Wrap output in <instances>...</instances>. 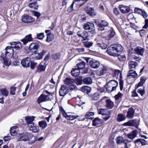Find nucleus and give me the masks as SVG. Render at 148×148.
<instances>
[{
    "mask_svg": "<svg viewBox=\"0 0 148 148\" xmlns=\"http://www.w3.org/2000/svg\"><path fill=\"white\" fill-rule=\"evenodd\" d=\"M80 73L79 70L77 68L74 69L71 72L72 75L75 77H77L79 75Z\"/></svg>",
    "mask_w": 148,
    "mask_h": 148,
    "instance_id": "nucleus-27",
    "label": "nucleus"
},
{
    "mask_svg": "<svg viewBox=\"0 0 148 148\" xmlns=\"http://www.w3.org/2000/svg\"><path fill=\"white\" fill-rule=\"evenodd\" d=\"M68 92L67 87L66 85H63L61 86L59 90V95L60 96H64Z\"/></svg>",
    "mask_w": 148,
    "mask_h": 148,
    "instance_id": "nucleus-8",
    "label": "nucleus"
},
{
    "mask_svg": "<svg viewBox=\"0 0 148 148\" xmlns=\"http://www.w3.org/2000/svg\"><path fill=\"white\" fill-rule=\"evenodd\" d=\"M107 52L109 55L114 56H118V54L116 52V50L114 48L113 45H111L109 46L107 50Z\"/></svg>",
    "mask_w": 148,
    "mask_h": 148,
    "instance_id": "nucleus-5",
    "label": "nucleus"
},
{
    "mask_svg": "<svg viewBox=\"0 0 148 148\" xmlns=\"http://www.w3.org/2000/svg\"><path fill=\"white\" fill-rule=\"evenodd\" d=\"M106 107L109 109L112 108L114 106V103L111 100L108 99L106 100Z\"/></svg>",
    "mask_w": 148,
    "mask_h": 148,
    "instance_id": "nucleus-26",
    "label": "nucleus"
},
{
    "mask_svg": "<svg viewBox=\"0 0 148 148\" xmlns=\"http://www.w3.org/2000/svg\"><path fill=\"white\" fill-rule=\"evenodd\" d=\"M134 142L135 143L140 142L141 144L142 145H145L147 143V141L142 138H139L135 140Z\"/></svg>",
    "mask_w": 148,
    "mask_h": 148,
    "instance_id": "nucleus-41",
    "label": "nucleus"
},
{
    "mask_svg": "<svg viewBox=\"0 0 148 148\" xmlns=\"http://www.w3.org/2000/svg\"><path fill=\"white\" fill-rule=\"evenodd\" d=\"M30 58L29 57L23 59L21 63L22 66L25 67H29L30 64Z\"/></svg>",
    "mask_w": 148,
    "mask_h": 148,
    "instance_id": "nucleus-10",
    "label": "nucleus"
},
{
    "mask_svg": "<svg viewBox=\"0 0 148 148\" xmlns=\"http://www.w3.org/2000/svg\"><path fill=\"white\" fill-rule=\"evenodd\" d=\"M45 32L47 34L46 41L49 42L51 41L53 39L54 36L53 34L51 33V30H46L45 31Z\"/></svg>",
    "mask_w": 148,
    "mask_h": 148,
    "instance_id": "nucleus-12",
    "label": "nucleus"
},
{
    "mask_svg": "<svg viewBox=\"0 0 148 148\" xmlns=\"http://www.w3.org/2000/svg\"><path fill=\"white\" fill-rule=\"evenodd\" d=\"M82 89L83 90H84V92L88 93L90 92L91 90V88L87 86H83L82 88Z\"/></svg>",
    "mask_w": 148,
    "mask_h": 148,
    "instance_id": "nucleus-45",
    "label": "nucleus"
},
{
    "mask_svg": "<svg viewBox=\"0 0 148 148\" xmlns=\"http://www.w3.org/2000/svg\"><path fill=\"white\" fill-rule=\"evenodd\" d=\"M38 55L35 57V58L37 60H40L42 58L43 54L42 53H37Z\"/></svg>",
    "mask_w": 148,
    "mask_h": 148,
    "instance_id": "nucleus-58",
    "label": "nucleus"
},
{
    "mask_svg": "<svg viewBox=\"0 0 148 148\" xmlns=\"http://www.w3.org/2000/svg\"><path fill=\"white\" fill-rule=\"evenodd\" d=\"M13 54H12L11 56L10 55V53H8L7 52H5V58H11L13 56Z\"/></svg>",
    "mask_w": 148,
    "mask_h": 148,
    "instance_id": "nucleus-62",
    "label": "nucleus"
},
{
    "mask_svg": "<svg viewBox=\"0 0 148 148\" xmlns=\"http://www.w3.org/2000/svg\"><path fill=\"white\" fill-rule=\"evenodd\" d=\"M138 76V74L136 73V71L133 70H130L127 73V77H132L135 78H136Z\"/></svg>",
    "mask_w": 148,
    "mask_h": 148,
    "instance_id": "nucleus-19",
    "label": "nucleus"
},
{
    "mask_svg": "<svg viewBox=\"0 0 148 148\" xmlns=\"http://www.w3.org/2000/svg\"><path fill=\"white\" fill-rule=\"evenodd\" d=\"M88 27V28H90L91 27H94V24L92 23L88 22L86 24H85L84 25V28H86V27Z\"/></svg>",
    "mask_w": 148,
    "mask_h": 148,
    "instance_id": "nucleus-49",
    "label": "nucleus"
},
{
    "mask_svg": "<svg viewBox=\"0 0 148 148\" xmlns=\"http://www.w3.org/2000/svg\"><path fill=\"white\" fill-rule=\"evenodd\" d=\"M119 8L121 12L123 13H127L130 11V8L127 6L121 5L119 6Z\"/></svg>",
    "mask_w": 148,
    "mask_h": 148,
    "instance_id": "nucleus-11",
    "label": "nucleus"
},
{
    "mask_svg": "<svg viewBox=\"0 0 148 148\" xmlns=\"http://www.w3.org/2000/svg\"><path fill=\"white\" fill-rule=\"evenodd\" d=\"M86 66V63L84 61H82L77 63V69H79L82 70Z\"/></svg>",
    "mask_w": 148,
    "mask_h": 148,
    "instance_id": "nucleus-30",
    "label": "nucleus"
},
{
    "mask_svg": "<svg viewBox=\"0 0 148 148\" xmlns=\"http://www.w3.org/2000/svg\"><path fill=\"white\" fill-rule=\"evenodd\" d=\"M38 125L42 129H45L47 126V122L43 120L39 122Z\"/></svg>",
    "mask_w": 148,
    "mask_h": 148,
    "instance_id": "nucleus-31",
    "label": "nucleus"
},
{
    "mask_svg": "<svg viewBox=\"0 0 148 148\" xmlns=\"http://www.w3.org/2000/svg\"><path fill=\"white\" fill-rule=\"evenodd\" d=\"M33 40V38L32 37L31 34H29L25 36L23 39L21 40L24 45H26L29 42Z\"/></svg>",
    "mask_w": 148,
    "mask_h": 148,
    "instance_id": "nucleus-13",
    "label": "nucleus"
},
{
    "mask_svg": "<svg viewBox=\"0 0 148 148\" xmlns=\"http://www.w3.org/2000/svg\"><path fill=\"white\" fill-rule=\"evenodd\" d=\"M120 74V71L118 70H116L114 72V74L116 77H117L119 74Z\"/></svg>",
    "mask_w": 148,
    "mask_h": 148,
    "instance_id": "nucleus-61",
    "label": "nucleus"
},
{
    "mask_svg": "<svg viewBox=\"0 0 148 148\" xmlns=\"http://www.w3.org/2000/svg\"><path fill=\"white\" fill-rule=\"evenodd\" d=\"M17 127L16 126L12 127L10 128V132L11 135L12 136L16 135V129Z\"/></svg>",
    "mask_w": 148,
    "mask_h": 148,
    "instance_id": "nucleus-35",
    "label": "nucleus"
},
{
    "mask_svg": "<svg viewBox=\"0 0 148 148\" xmlns=\"http://www.w3.org/2000/svg\"><path fill=\"white\" fill-rule=\"evenodd\" d=\"M147 78L146 77L142 76L140 78V81L137 86H135L136 88H138L140 86H142L143 85V84L145 83Z\"/></svg>",
    "mask_w": 148,
    "mask_h": 148,
    "instance_id": "nucleus-15",
    "label": "nucleus"
},
{
    "mask_svg": "<svg viewBox=\"0 0 148 148\" xmlns=\"http://www.w3.org/2000/svg\"><path fill=\"white\" fill-rule=\"evenodd\" d=\"M38 38L40 40H42L44 37L45 36L43 33H40L38 34L37 35Z\"/></svg>",
    "mask_w": 148,
    "mask_h": 148,
    "instance_id": "nucleus-51",
    "label": "nucleus"
},
{
    "mask_svg": "<svg viewBox=\"0 0 148 148\" xmlns=\"http://www.w3.org/2000/svg\"><path fill=\"white\" fill-rule=\"evenodd\" d=\"M108 23L105 21H102L100 24H99L98 27L100 28H103L108 27Z\"/></svg>",
    "mask_w": 148,
    "mask_h": 148,
    "instance_id": "nucleus-38",
    "label": "nucleus"
},
{
    "mask_svg": "<svg viewBox=\"0 0 148 148\" xmlns=\"http://www.w3.org/2000/svg\"><path fill=\"white\" fill-rule=\"evenodd\" d=\"M113 12L114 14L116 15H118L120 14V12L118 9L116 8H115L114 9Z\"/></svg>",
    "mask_w": 148,
    "mask_h": 148,
    "instance_id": "nucleus-60",
    "label": "nucleus"
},
{
    "mask_svg": "<svg viewBox=\"0 0 148 148\" xmlns=\"http://www.w3.org/2000/svg\"><path fill=\"white\" fill-rule=\"evenodd\" d=\"M106 109H101L98 110V113L99 114H101L102 115H104L106 114L105 111Z\"/></svg>",
    "mask_w": 148,
    "mask_h": 148,
    "instance_id": "nucleus-53",
    "label": "nucleus"
},
{
    "mask_svg": "<svg viewBox=\"0 0 148 148\" xmlns=\"http://www.w3.org/2000/svg\"><path fill=\"white\" fill-rule=\"evenodd\" d=\"M74 80L73 79H71L70 78H66L64 81V83L65 84L70 86L74 82Z\"/></svg>",
    "mask_w": 148,
    "mask_h": 148,
    "instance_id": "nucleus-32",
    "label": "nucleus"
},
{
    "mask_svg": "<svg viewBox=\"0 0 148 148\" xmlns=\"http://www.w3.org/2000/svg\"><path fill=\"white\" fill-rule=\"evenodd\" d=\"M108 86H115L116 88L118 85V83L115 80H111L109 81L108 83Z\"/></svg>",
    "mask_w": 148,
    "mask_h": 148,
    "instance_id": "nucleus-33",
    "label": "nucleus"
},
{
    "mask_svg": "<svg viewBox=\"0 0 148 148\" xmlns=\"http://www.w3.org/2000/svg\"><path fill=\"white\" fill-rule=\"evenodd\" d=\"M1 56L3 59L4 64L6 66H8L11 63V61L9 59V58H4V54H2Z\"/></svg>",
    "mask_w": 148,
    "mask_h": 148,
    "instance_id": "nucleus-23",
    "label": "nucleus"
},
{
    "mask_svg": "<svg viewBox=\"0 0 148 148\" xmlns=\"http://www.w3.org/2000/svg\"><path fill=\"white\" fill-rule=\"evenodd\" d=\"M107 70V67L103 66V67L100 71H98L97 72V74L99 76H101L105 74Z\"/></svg>",
    "mask_w": 148,
    "mask_h": 148,
    "instance_id": "nucleus-22",
    "label": "nucleus"
},
{
    "mask_svg": "<svg viewBox=\"0 0 148 148\" xmlns=\"http://www.w3.org/2000/svg\"><path fill=\"white\" fill-rule=\"evenodd\" d=\"M148 27V20L146 19L145 20V24L143 28H147Z\"/></svg>",
    "mask_w": 148,
    "mask_h": 148,
    "instance_id": "nucleus-64",
    "label": "nucleus"
},
{
    "mask_svg": "<svg viewBox=\"0 0 148 148\" xmlns=\"http://www.w3.org/2000/svg\"><path fill=\"white\" fill-rule=\"evenodd\" d=\"M115 34V32L113 29H111L108 32V35L107 37L102 38L100 37L99 40L103 41H105L106 42H108L109 40L111 38L114 37Z\"/></svg>",
    "mask_w": 148,
    "mask_h": 148,
    "instance_id": "nucleus-3",
    "label": "nucleus"
},
{
    "mask_svg": "<svg viewBox=\"0 0 148 148\" xmlns=\"http://www.w3.org/2000/svg\"><path fill=\"white\" fill-rule=\"evenodd\" d=\"M97 45L98 47H100L102 49H105L107 47V45L102 42H97Z\"/></svg>",
    "mask_w": 148,
    "mask_h": 148,
    "instance_id": "nucleus-37",
    "label": "nucleus"
},
{
    "mask_svg": "<svg viewBox=\"0 0 148 148\" xmlns=\"http://www.w3.org/2000/svg\"><path fill=\"white\" fill-rule=\"evenodd\" d=\"M144 51V49L139 47L136 48L134 50V51L136 54L141 56L143 55Z\"/></svg>",
    "mask_w": 148,
    "mask_h": 148,
    "instance_id": "nucleus-20",
    "label": "nucleus"
},
{
    "mask_svg": "<svg viewBox=\"0 0 148 148\" xmlns=\"http://www.w3.org/2000/svg\"><path fill=\"white\" fill-rule=\"evenodd\" d=\"M35 117L34 116H27L25 117V120L27 122L28 126L30 124L34 123L33 121L34 120Z\"/></svg>",
    "mask_w": 148,
    "mask_h": 148,
    "instance_id": "nucleus-21",
    "label": "nucleus"
},
{
    "mask_svg": "<svg viewBox=\"0 0 148 148\" xmlns=\"http://www.w3.org/2000/svg\"><path fill=\"white\" fill-rule=\"evenodd\" d=\"M83 82L87 84H90L92 83V80L90 77H86L83 79Z\"/></svg>",
    "mask_w": 148,
    "mask_h": 148,
    "instance_id": "nucleus-36",
    "label": "nucleus"
},
{
    "mask_svg": "<svg viewBox=\"0 0 148 148\" xmlns=\"http://www.w3.org/2000/svg\"><path fill=\"white\" fill-rule=\"evenodd\" d=\"M86 12L90 16H95L96 15L93 8L87 7L84 8Z\"/></svg>",
    "mask_w": 148,
    "mask_h": 148,
    "instance_id": "nucleus-17",
    "label": "nucleus"
},
{
    "mask_svg": "<svg viewBox=\"0 0 148 148\" xmlns=\"http://www.w3.org/2000/svg\"><path fill=\"white\" fill-rule=\"evenodd\" d=\"M118 58L119 61H125L126 58L125 55L120 56H118Z\"/></svg>",
    "mask_w": 148,
    "mask_h": 148,
    "instance_id": "nucleus-50",
    "label": "nucleus"
},
{
    "mask_svg": "<svg viewBox=\"0 0 148 148\" xmlns=\"http://www.w3.org/2000/svg\"><path fill=\"white\" fill-rule=\"evenodd\" d=\"M40 46L37 43H32L29 45V49L32 52H36L38 51Z\"/></svg>",
    "mask_w": 148,
    "mask_h": 148,
    "instance_id": "nucleus-4",
    "label": "nucleus"
},
{
    "mask_svg": "<svg viewBox=\"0 0 148 148\" xmlns=\"http://www.w3.org/2000/svg\"><path fill=\"white\" fill-rule=\"evenodd\" d=\"M46 68L45 66L40 64L37 67V72L40 73L42 71H44L45 70Z\"/></svg>",
    "mask_w": 148,
    "mask_h": 148,
    "instance_id": "nucleus-29",
    "label": "nucleus"
},
{
    "mask_svg": "<svg viewBox=\"0 0 148 148\" xmlns=\"http://www.w3.org/2000/svg\"><path fill=\"white\" fill-rule=\"evenodd\" d=\"M6 52H7L8 53H10V56L12 55V54H13L14 53V50L12 46H7L5 49Z\"/></svg>",
    "mask_w": 148,
    "mask_h": 148,
    "instance_id": "nucleus-34",
    "label": "nucleus"
},
{
    "mask_svg": "<svg viewBox=\"0 0 148 148\" xmlns=\"http://www.w3.org/2000/svg\"><path fill=\"white\" fill-rule=\"evenodd\" d=\"M103 122V121L99 118H96L93 121L92 125L94 126H98Z\"/></svg>",
    "mask_w": 148,
    "mask_h": 148,
    "instance_id": "nucleus-16",
    "label": "nucleus"
},
{
    "mask_svg": "<svg viewBox=\"0 0 148 148\" xmlns=\"http://www.w3.org/2000/svg\"><path fill=\"white\" fill-rule=\"evenodd\" d=\"M138 133V132L136 130H134L129 134L127 136L129 138L133 139L136 136Z\"/></svg>",
    "mask_w": 148,
    "mask_h": 148,
    "instance_id": "nucleus-24",
    "label": "nucleus"
},
{
    "mask_svg": "<svg viewBox=\"0 0 148 148\" xmlns=\"http://www.w3.org/2000/svg\"><path fill=\"white\" fill-rule=\"evenodd\" d=\"M48 96L43 94H41L38 98L37 100L38 103H40L42 102L47 101L48 100Z\"/></svg>",
    "mask_w": 148,
    "mask_h": 148,
    "instance_id": "nucleus-14",
    "label": "nucleus"
},
{
    "mask_svg": "<svg viewBox=\"0 0 148 148\" xmlns=\"http://www.w3.org/2000/svg\"><path fill=\"white\" fill-rule=\"evenodd\" d=\"M129 68L130 69L134 68L137 65V63L136 62L131 61L128 63Z\"/></svg>",
    "mask_w": 148,
    "mask_h": 148,
    "instance_id": "nucleus-39",
    "label": "nucleus"
},
{
    "mask_svg": "<svg viewBox=\"0 0 148 148\" xmlns=\"http://www.w3.org/2000/svg\"><path fill=\"white\" fill-rule=\"evenodd\" d=\"M52 58L55 60L59 59L60 57V55L59 54L56 53L52 55Z\"/></svg>",
    "mask_w": 148,
    "mask_h": 148,
    "instance_id": "nucleus-57",
    "label": "nucleus"
},
{
    "mask_svg": "<svg viewBox=\"0 0 148 148\" xmlns=\"http://www.w3.org/2000/svg\"><path fill=\"white\" fill-rule=\"evenodd\" d=\"M134 111L132 108H130L127 112V116L130 118H132L134 116Z\"/></svg>",
    "mask_w": 148,
    "mask_h": 148,
    "instance_id": "nucleus-28",
    "label": "nucleus"
},
{
    "mask_svg": "<svg viewBox=\"0 0 148 148\" xmlns=\"http://www.w3.org/2000/svg\"><path fill=\"white\" fill-rule=\"evenodd\" d=\"M85 58L87 62H88L89 61V66L93 69H98L101 65V63L100 62L97 60L90 58Z\"/></svg>",
    "mask_w": 148,
    "mask_h": 148,
    "instance_id": "nucleus-2",
    "label": "nucleus"
},
{
    "mask_svg": "<svg viewBox=\"0 0 148 148\" xmlns=\"http://www.w3.org/2000/svg\"><path fill=\"white\" fill-rule=\"evenodd\" d=\"M113 45L117 54L118 53H120L123 51V47L120 45L118 44H114Z\"/></svg>",
    "mask_w": 148,
    "mask_h": 148,
    "instance_id": "nucleus-18",
    "label": "nucleus"
},
{
    "mask_svg": "<svg viewBox=\"0 0 148 148\" xmlns=\"http://www.w3.org/2000/svg\"><path fill=\"white\" fill-rule=\"evenodd\" d=\"M29 6L31 8L37 9L38 5L37 3L30 2Z\"/></svg>",
    "mask_w": 148,
    "mask_h": 148,
    "instance_id": "nucleus-40",
    "label": "nucleus"
},
{
    "mask_svg": "<svg viewBox=\"0 0 148 148\" xmlns=\"http://www.w3.org/2000/svg\"><path fill=\"white\" fill-rule=\"evenodd\" d=\"M125 119V115L122 114H118L117 116V120L119 121H121L124 120Z\"/></svg>",
    "mask_w": 148,
    "mask_h": 148,
    "instance_id": "nucleus-44",
    "label": "nucleus"
},
{
    "mask_svg": "<svg viewBox=\"0 0 148 148\" xmlns=\"http://www.w3.org/2000/svg\"><path fill=\"white\" fill-rule=\"evenodd\" d=\"M13 49H15L16 50L21 49L22 47V43L19 42H12L10 43Z\"/></svg>",
    "mask_w": 148,
    "mask_h": 148,
    "instance_id": "nucleus-9",
    "label": "nucleus"
},
{
    "mask_svg": "<svg viewBox=\"0 0 148 148\" xmlns=\"http://www.w3.org/2000/svg\"><path fill=\"white\" fill-rule=\"evenodd\" d=\"M94 115V113L93 112H87L85 116L86 118L90 119L92 118L91 116H93Z\"/></svg>",
    "mask_w": 148,
    "mask_h": 148,
    "instance_id": "nucleus-46",
    "label": "nucleus"
},
{
    "mask_svg": "<svg viewBox=\"0 0 148 148\" xmlns=\"http://www.w3.org/2000/svg\"><path fill=\"white\" fill-rule=\"evenodd\" d=\"M78 117V116L68 115L67 117V119L69 120H73Z\"/></svg>",
    "mask_w": 148,
    "mask_h": 148,
    "instance_id": "nucleus-47",
    "label": "nucleus"
},
{
    "mask_svg": "<svg viewBox=\"0 0 148 148\" xmlns=\"http://www.w3.org/2000/svg\"><path fill=\"white\" fill-rule=\"evenodd\" d=\"M22 21L25 23H30L34 21V18L28 15L23 16L22 17Z\"/></svg>",
    "mask_w": 148,
    "mask_h": 148,
    "instance_id": "nucleus-7",
    "label": "nucleus"
},
{
    "mask_svg": "<svg viewBox=\"0 0 148 148\" xmlns=\"http://www.w3.org/2000/svg\"><path fill=\"white\" fill-rule=\"evenodd\" d=\"M83 43L84 45L87 48L90 47L92 46L93 44L92 42H83Z\"/></svg>",
    "mask_w": 148,
    "mask_h": 148,
    "instance_id": "nucleus-43",
    "label": "nucleus"
},
{
    "mask_svg": "<svg viewBox=\"0 0 148 148\" xmlns=\"http://www.w3.org/2000/svg\"><path fill=\"white\" fill-rule=\"evenodd\" d=\"M8 91L5 89H4L3 90H1V96H7L8 94Z\"/></svg>",
    "mask_w": 148,
    "mask_h": 148,
    "instance_id": "nucleus-48",
    "label": "nucleus"
},
{
    "mask_svg": "<svg viewBox=\"0 0 148 148\" xmlns=\"http://www.w3.org/2000/svg\"><path fill=\"white\" fill-rule=\"evenodd\" d=\"M123 138L121 137H119L117 138L116 142L118 144H119L123 142Z\"/></svg>",
    "mask_w": 148,
    "mask_h": 148,
    "instance_id": "nucleus-54",
    "label": "nucleus"
},
{
    "mask_svg": "<svg viewBox=\"0 0 148 148\" xmlns=\"http://www.w3.org/2000/svg\"><path fill=\"white\" fill-rule=\"evenodd\" d=\"M32 135L28 132L19 134L16 137L17 141H26L29 140L32 138Z\"/></svg>",
    "mask_w": 148,
    "mask_h": 148,
    "instance_id": "nucleus-1",
    "label": "nucleus"
},
{
    "mask_svg": "<svg viewBox=\"0 0 148 148\" xmlns=\"http://www.w3.org/2000/svg\"><path fill=\"white\" fill-rule=\"evenodd\" d=\"M28 127L29 130L33 132L37 133L40 131L39 127L34 123L30 124Z\"/></svg>",
    "mask_w": 148,
    "mask_h": 148,
    "instance_id": "nucleus-6",
    "label": "nucleus"
},
{
    "mask_svg": "<svg viewBox=\"0 0 148 148\" xmlns=\"http://www.w3.org/2000/svg\"><path fill=\"white\" fill-rule=\"evenodd\" d=\"M143 10L140 9H139L137 8H135L134 9V12L138 14H141Z\"/></svg>",
    "mask_w": 148,
    "mask_h": 148,
    "instance_id": "nucleus-56",
    "label": "nucleus"
},
{
    "mask_svg": "<svg viewBox=\"0 0 148 148\" xmlns=\"http://www.w3.org/2000/svg\"><path fill=\"white\" fill-rule=\"evenodd\" d=\"M100 94L98 92H95L92 95V99L95 100H97L100 97Z\"/></svg>",
    "mask_w": 148,
    "mask_h": 148,
    "instance_id": "nucleus-42",
    "label": "nucleus"
},
{
    "mask_svg": "<svg viewBox=\"0 0 148 148\" xmlns=\"http://www.w3.org/2000/svg\"><path fill=\"white\" fill-rule=\"evenodd\" d=\"M137 92H138L140 93L141 96H143L145 93L144 88H143V89H138Z\"/></svg>",
    "mask_w": 148,
    "mask_h": 148,
    "instance_id": "nucleus-55",
    "label": "nucleus"
},
{
    "mask_svg": "<svg viewBox=\"0 0 148 148\" xmlns=\"http://www.w3.org/2000/svg\"><path fill=\"white\" fill-rule=\"evenodd\" d=\"M31 12L34 16H37V18L40 17L41 15V14L37 12H35L33 11H32Z\"/></svg>",
    "mask_w": 148,
    "mask_h": 148,
    "instance_id": "nucleus-59",
    "label": "nucleus"
},
{
    "mask_svg": "<svg viewBox=\"0 0 148 148\" xmlns=\"http://www.w3.org/2000/svg\"><path fill=\"white\" fill-rule=\"evenodd\" d=\"M122 94L120 92H119L118 94L115 96V98L116 100H118L119 98L122 96Z\"/></svg>",
    "mask_w": 148,
    "mask_h": 148,
    "instance_id": "nucleus-63",
    "label": "nucleus"
},
{
    "mask_svg": "<svg viewBox=\"0 0 148 148\" xmlns=\"http://www.w3.org/2000/svg\"><path fill=\"white\" fill-rule=\"evenodd\" d=\"M16 89V87L13 86L10 89V93L12 95H14L15 94V91Z\"/></svg>",
    "mask_w": 148,
    "mask_h": 148,
    "instance_id": "nucleus-52",
    "label": "nucleus"
},
{
    "mask_svg": "<svg viewBox=\"0 0 148 148\" xmlns=\"http://www.w3.org/2000/svg\"><path fill=\"white\" fill-rule=\"evenodd\" d=\"M105 89L107 92L110 93L112 91L116 90V88L115 87V86H108V83H107V85L106 86Z\"/></svg>",
    "mask_w": 148,
    "mask_h": 148,
    "instance_id": "nucleus-25",
    "label": "nucleus"
}]
</instances>
